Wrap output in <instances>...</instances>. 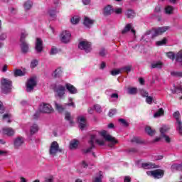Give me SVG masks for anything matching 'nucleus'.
Returning <instances> with one entry per match:
<instances>
[{"label": "nucleus", "instance_id": "obj_15", "mask_svg": "<svg viewBox=\"0 0 182 182\" xmlns=\"http://www.w3.org/2000/svg\"><path fill=\"white\" fill-rule=\"evenodd\" d=\"M35 49L37 53H41L43 50V41H42V39L39 38H36Z\"/></svg>", "mask_w": 182, "mask_h": 182}, {"label": "nucleus", "instance_id": "obj_23", "mask_svg": "<svg viewBox=\"0 0 182 182\" xmlns=\"http://www.w3.org/2000/svg\"><path fill=\"white\" fill-rule=\"evenodd\" d=\"M95 23V21L90 19L89 17H85L83 25L86 26L87 28H90V26Z\"/></svg>", "mask_w": 182, "mask_h": 182}, {"label": "nucleus", "instance_id": "obj_39", "mask_svg": "<svg viewBox=\"0 0 182 182\" xmlns=\"http://www.w3.org/2000/svg\"><path fill=\"white\" fill-rule=\"evenodd\" d=\"M127 93L129 95H136L137 93V88L136 87H129L127 90Z\"/></svg>", "mask_w": 182, "mask_h": 182}, {"label": "nucleus", "instance_id": "obj_62", "mask_svg": "<svg viewBox=\"0 0 182 182\" xmlns=\"http://www.w3.org/2000/svg\"><path fill=\"white\" fill-rule=\"evenodd\" d=\"M131 181H132V178H130V176H124V182H131Z\"/></svg>", "mask_w": 182, "mask_h": 182}, {"label": "nucleus", "instance_id": "obj_35", "mask_svg": "<svg viewBox=\"0 0 182 182\" xmlns=\"http://www.w3.org/2000/svg\"><path fill=\"white\" fill-rule=\"evenodd\" d=\"M145 132L149 136H154V134L156 133V130L151 129L150 127H146L145 128Z\"/></svg>", "mask_w": 182, "mask_h": 182}, {"label": "nucleus", "instance_id": "obj_21", "mask_svg": "<svg viewBox=\"0 0 182 182\" xmlns=\"http://www.w3.org/2000/svg\"><path fill=\"white\" fill-rule=\"evenodd\" d=\"M21 42V52L23 53H28L29 52V44L26 43V41H20Z\"/></svg>", "mask_w": 182, "mask_h": 182}, {"label": "nucleus", "instance_id": "obj_30", "mask_svg": "<svg viewBox=\"0 0 182 182\" xmlns=\"http://www.w3.org/2000/svg\"><path fill=\"white\" fill-rule=\"evenodd\" d=\"M126 16H127V18L133 19V18H134V16H136V13L134 12V11L129 9V10L127 11Z\"/></svg>", "mask_w": 182, "mask_h": 182}, {"label": "nucleus", "instance_id": "obj_38", "mask_svg": "<svg viewBox=\"0 0 182 182\" xmlns=\"http://www.w3.org/2000/svg\"><path fill=\"white\" fill-rule=\"evenodd\" d=\"M173 11H174V8H173V6H167L165 8L166 14H167L168 15H171V14H173Z\"/></svg>", "mask_w": 182, "mask_h": 182}, {"label": "nucleus", "instance_id": "obj_17", "mask_svg": "<svg viewBox=\"0 0 182 182\" xmlns=\"http://www.w3.org/2000/svg\"><path fill=\"white\" fill-rule=\"evenodd\" d=\"M168 29V27H159L154 29V33L152 34V38H156V36H159V35H162V33H164Z\"/></svg>", "mask_w": 182, "mask_h": 182}, {"label": "nucleus", "instance_id": "obj_10", "mask_svg": "<svg viewBox=\"0 0 182 182\" xmlns=\"http://www.w3.org/2000/svg\"><path fill=\"white\" fill-rule=\"evenodd\" d=\"M35 86H36V80H35V78L32 77L30 78L27 83H26V92H33V89L35 88Z\"/></svg>", "mask_w": 182, "mask_h": 182}, {"label": "nucleus", "instance_id": "obj_2", "mask_svg": "<svg viewBox=\"0 0 182 182\" xmlns=\"http://www.w3.org/2000/svg\"><path fill=\"white\" fill-rule=\"evenodd\" d=\"M100 136L105 139L106 141L111 142L108 144L109 147H113L114 144H117V140L115 137L112 136V135L107 134V131L103 130L100 132Z\"/></svg>", "mask_w": 182, "mask_h": 182}, {"label": "nucleus", "instance_id": "obj_6", "mask_svg": "<svg viewBox=\"0 0 182 182\" xmlns=\"http://www.w3.org/2000/svg\"><path fill=\"white\" fill-rule=\"evenodd\" d=\"M1 85L2 90L4 93H9V92H11V90L12 89V82L6 79H3L1 80Z\"/></svg>", "mask_w": 182, "mask_h": 182}, {"label": "nucleus", "instance_id": "obj_45", "mask_svg": "<svg viewBox=\"0 0 182 182\" xmlns=\"http://www.w3.org/2000/svg\"><path fill=\"white\" fill-rule=\"evenodd\" d=\"M102 174V171H100V176L95 177L93 179L92 182H102V178H103V176Z\"/></svg>", "mask_w": 182, "mask_h": 182}, {"label": "nucleus", "instance_id": "obj_24", "mask_svg": "<svg viewBox=\"0 0 182 182\" xmlns=\"http://www.w3.org/2000/svg\"><path fill=\"white\" fill-rule=\"evenodd\" d=\"M151 69H161L163 68V63L161 61H156L151 64Z\"/></svg>", "mask_w": 182, "mask_h": 182}, {"label": "nucleus", "instance_id": "obj_16", "mask_svg": "<svg viewBox=\"0 0 182 182\" xmlns=\"http://www.w3.org/2000/svg\"><path fill=\"white\" fill-rule=\"evenodd\" d=\"M2 133L9 137H12L15 134V130L11 127H3Z\"/></svg>", "mask_w": 182, "mask_h": 182}, {"label": "nucleus", "instance_id": "obj_60", "mask_svg": "<svg viewBox=\"0 0 182 182\" xmlns=\"http://www.w3.org/2000/svg\"><path fill=\"white\" fill-rule=\"evenodd\" d=\"M163 137H164L165 141H166V143H170L171 141V139L170 136H167V135H162Z\"/></svg>", "mask_w": 182, "mask_h": 182}, {"label": "nucleus", "instance_id": "obj_4", "mask_svg": "<svg viewBox=\"0 0 182 182\" xmlns=\"http://www.w3.org/2000/svg\"><path fill=\"white\" fill-rule=\"evenodd\" d=\"M78 48L81 50H85V52L89 53L92 50V44L88 41H82L79 43Z\"/></svg>", "mask_w": 182, "mask_h": 182}, {"label": "nucleus", "instance_id": "obj_56", "mask_svg": "<svg viewBox=\"0 0 182 182\" xmlns=\"http://www.w3.org/2000/svg\"><path fill=\"white\" fill-rule=\"evenodd\" d=\"M56 53H58V49L54 48H51L50 55H56Z\"/></svg>", "mask_w": 182, "mask_h": 182}, {"label": "nucleus", "instance_id": "obj_43", "mask_svg": "<svg viewBox=\"0 0 182 182\" xmlns=\"http://www.w3.org/2000/svg\"><path fill=\"white\" fill-rule=\"evenodd\" d=\"M38 63L39 62L38 61V60L34 59L31 61L30 66L32 69H34V68H36L38 66Z\"/></svg>", "mask_w": 182, "mask_h": 182}, {"label": "nucleus", "instance_id": "obj_22", "mask_svg": "<svg viewBox=\"0 0 182 182\" xmlns=\"http://www.w3.org/2000/svg\"><path fill=\"white\" fill-rule=\"evenodd\" d=\"M65 87L71 95H75V93H77V90L75 86L72 85V84L67 83L65 85Z\"/></svg>", "mask_w": 182, "mask_h": 182}, {"label": "nucleus", "instance_id": "obj_33", "mask_svg": "<svg viewBox=\"0 0 182 182\" xmlns=\"http://www.w3.org/2000/svg\"><path fill=\"white\" fill-rule=\"evenodd\" d=\"M171 91L173 94H178V93H182V87H176V85L173 86V88L171 89Z\"/></svg>", "mask_w": 182, "mask_h": 182}, {"label": "nucleus", "instance_id": "obj_58", "mask_svg": "<svg viewBox=\"0 0 182 182\" xmlns=\"http://www.w3.org/2000/svg\"><path fill=\"white\" fill-rule=\"evenodd\" d=\"M106 55V50L105 48H102L100 51V56H105Z\"/></svg>", "mask_w": 182, "mask_h": 182}, {"label": "nucleus", "instance_id": "obj_49", "mask_svg": "<svg viewBox=\"0 0 182 182\" xmlns=\"http://www.w3.org/2000/svg\"><path fill=\"white\" fill-rule=\"evenodd\" d=\"M166 43H167L166 38H164L163 40L156 42L157 46H162V45H166Z\"/></svg>", "mask_w": 182, "mask_h": 182}, {"label": "nucleus", "instance_id": "obj_8", "mask_svg": "<svg viewBox=\"0 0 182 182\" xmlns=\"http://www.w3.org/2000/svg\"><path fill=\"white\" fill-rule=\"evenodd\" d=\"M148 176H152L154 178H161L164 176V171L162 169H156L146 172Z\"/></svg>", "mask_w": 182, "mask_h": 182}, {"label": "nucleus", "instance_id": "obj_52", "mask_svg": "<svg viewBox=\"0 0 182 182\" xmlns=\"http://www.w3.org/2000/svg\"><path fill=\"white\" fill-rule=\"evenodd\" d=\"M119 73H122V69L114 70L111 71V75H112V76H117V75H119Z\"/></svg>", "mask_w": 182, "mask_h": 182}, {"label": "nucleus", "instance_id": "obj_3", "mask_svg": "<svg viewBox=\"0 0 182 182\" xmlns=\"http://www.w3.org/2000/svg\"><path fill=\"white\" fill-rule=\"evenodd\" d=\"M63 150L59 147V144L56 141H54L51 143L49 149L50 156H55L58 153H62Z\"/></svg>", "mask_w": 182, "mask_h": 182}, {"label": "nucleus", "instance_id": "obj_18", "mask_svg": "<svg viewBox=\"0 0 182 182\" xmlns=\"http://www.w3.org/2000/svg\"><path fill=\"white\" fill-rule=\"evenodd\" d=\"M141 168L144 170H149L150 168H159V166L151 162H146L141 164Z\"/></svg>", "mask_w": 182, "mask_h": 182}, {"label": "nucleus", "instance_id": "obj_48", "mask_svg": "<svg viewBox=\"0 0 182 182\" xmlns=\"http://www.w3.org/2000/svg\"><path fill=\"white\" fill-rule=\"evenodd\" d=\"M65 120H68L70 122V123L72 124L73 123V121H72V117L70 116V114L69 112L65 113Z\"/></svg>", "mask_w": 182, "mask_h": 182}, {"label": "nucleus", "instance_id": "obj_40", "mask_svg": "<svg viewBox=\"0 0 182 182\" xmlns=\"http://www.w3.org/2000/svg\"><path fill=\"white\" fill-rule=\"evenodd\" d=\"M171 76H173V77H182L181 72L172 71L171 73Z\"/></svg>", "mask_w": 182, "mask_h": 182}, {"label": "nucleus", "instance_id": "obj_34", "mask_svg": "<svg viewBox=\"0 0 182 182\" xmlns=\"http://www.w3.org/2000/svg\"><path fill=\"white\" fill-rule=\"evenodd\" d=\"M26 38H28V32L22 31L20 36V42H25Z\"/></svg>", "mask_w": 182, "mask_h": 182}, {"label": "nucleus", "instance_id": "obj_32", "mask_svg": "<svg viewBox=\"0 0 182 182\" xmlns=\"http://www.w3.org/2000/svg\"><path fill=\"white\" fill-rule=\"evenodd\" d=\"M33 5V3L30 0H28L24 3L23 7L26 11H29L31 8H32V6Z\"/></svg>", "mask_w": 182, "mask_h": 182}, {"label": "nucleus", "instance_id": "obj_25", "mask_svg": "<svg viewBox=\"0 0 182 182\" xmlns=\"http://www.w3.org/2000/svg\"><path fill=\"white\" fill-rule=\"evenodd\" d=\"M171 170L173 173L175 171H182L181 166L178 164H173L171 166Z\"/></svg>", "mask_w": 182, "mask_h": 182}, {"label": "nucleus", "instance_id": "obj_51", "mask_svg": "<svg viewBox=\"0 0 182 182\" xmlns=\"http://www.w3.org/2000/svg\"><path fill=\"white\" fill-rule=\"evenodd\" d=\"M116 113H117V110L116 109H110L109 111L108 116H109V117H113Z\"/></svg>", "mask_w": 182, "mask_h": 182}, {"label": "nucleus", "instance_id": "obj_29", "mask_svg": "<svg viewBox=\"0 0 182 182\" xmlns=\"http://www.w3.org/2000/svg\"><path fill=\"white\" fill-rule=\"evenodd\" d=\"M63 73V71L62 70V68H58L53 73V76L54 77H60L62 76V74Z\"/></svg>", "mask_w": 182, "mask_h": 182}, {"label": "nucleus", "instance_id": "obj_46", "mask_svg": "<svg viewBox=\"0 0 182 182\" xmlns=\"http://www.w3.org/2000/svg\"><path fill=\"white\" fill-rule=\"evenodd\" d=\"M166 56L169 58L171 59V60H174L176 59V55L173 52H168L166 53Z\"/></svg>", "mask_w": 182, "mask_h": 182}, {"label": "nucleus", "instance_id": "obj_59", "mask_svg": "<svg viewBox=\"0 0 182 182\" xmlns=\"http://www.w3.org/2000/svg\"><path fill=\"white\" fill-rule=\"evenodd\" d=\"M7 36H6V33H1L0 35V41H5V39H6Z\"/></svg>", "mask_w": 182, "mask_h": 182}, {"label": "nucleus", "instance_id": "obj_28", "mask_svg": "<svg viewBox=\"0 0 182 182\" xmlns=\"http://www.w3.org/2000/svg\"><path fill=\"white\" fill-rule=\"evenodd\" d=\"M48 14L51 19L56 18V8L50 9L48 10Z\"/></svg>", "mask_w": 182, "mask_h": 182}, {"label": "nucleus", "instance_id": "obj_5", "mask_svg": "<svg viewBox=\"0 0 182 182\" xmlns=\"http://www.w3.org/2000/svg\"><path fill=\"white\" fill-rule=\"evenodd\" d=\"M69 102H72V98H69ZM55 103V107L57 111L59 112V113H62V112H64V110L66 109V106H73V107H76L74 102H70L68 104H65L64 105H62L56 102Z\"/></svg>", "mask_w": 182, "mask_h": 182}, {"label": "nucleus", "instance_id": "obj_41", "mask_svg": "<svg viewBox=\"0 0 182 182\" xmlns=\"http://www.w3.org/2000/svg\"><path fill=\"white\" fill-rule=\"evenodd\" d=\"M70 21H71V23H73V25H76V24L79 23L80 18H79L78 16H74L70 19Z\"/></svg>", "mask_w": 182, "mask_h": 182}, {"label": "nucleus", "instance_id": "obj_12", "mask_svg": "<svg viewBox=\"0 0 182 182\" xmlns=\"http://www.w3.org/2000/svg\"><path fill=\"white\" fill-rule=\"evenodd\" d=\"M54 91L57 93L58 97H63L65 92H66V87L64 85H59L55 87Z\"/></svg>", "mask_w": 182, "mask_h": 182}, {"label": "nucleus", "instance_id": "obj_54", "mask_svg": "<svg viewBox=\"0 0 182 182\" xmlns=\"http://www.w3.org/2000/svg\"><path fill=\"white\" fill-rule=\"evenodd\" d=\"M146 102L148 105H151V103H153V97L148 96L146 98Z\"/></svg>", "mask_w": 182, "mask_h": 182}, {"label": "nucleus", "instance_id": "obj_61", "mask_svg": "<svg viewBox=\"0 0 182 182\" xmlns=\"http://www.w3.org/2000/svg\"><path fill=\"white\" fill-rule=\"evenodd\" d=\"M112 99H119V95L117 93H113L110 95Z\"/></svg>", "mask_w": 182, "mask_h": 182}, {"label": "nucleus", "instance_id": "obj_63", "mask_svg": "<svg viewBox=\"0 0 182 182\" xmlns=\"http://www.w3.org/2000/svg\"><path fill=\"white\" fill-rule=\"evenodd\" d=\"M5 109L4 108V105H2V102L0 101V113H4V111Z\"/></svg>", "mask_w": 182, "mask_h": 182}, {"label": "nucleus", "instance_id": "obj_44", "mask_svg": "<svg viewBox=\"0 0 182 182\" xmlns=\"http://www.w3.org/2000/svg\"><path fill=\"white\" fill-rule=\"evenodd\" d=\"M132 142L136 143L137 144H141V143H143V141H141V139L139 137H134L132 139Z\"/></svg>", "mask_w": 182, "mask_h": 182}, {"label": "nucleus", "instance_id": "obj_64", "mask_svg": "<svg viewBox=\"0 0 182 182\" xmlns=\"http://www.w3.org/2000/svg\"><path fill=\"white\" fill-rule=\"evenodd\" d=\"M83 5H89L90 4V0H82Z\"/></svg>", "mask_w": 182, "mask_h": 182}, {"label": "nucleus", "instance_id": "obj_50", "mask_svg": "<svg viewBox=\"0 0 182 182\" xmlns=\"http://www.w3.org/2000/svg\"><path fill=\"white\" fill-rule=\"evenodd\" d=\"M119 123H121V124H122V126H124V127H128L129 124L127 122V121H126V119H119Z\"/></svg>", "mask_w": 182, "mask_h": 182}, {"label": "nucleus", "instance_id": "obj_57", "mask_svg": "<svg viewBox=\"0 0 182 182\" xmlns=\"http://www.w3.org/2000/svg\"><path fill=\"white\" fill-rule=\"evenodd\" d=\"M141 96H143V97H149V92H147L144 90L141 91Z\"/></svg>", "mask_w": 182, "mask_h": 182}, {"label": "nucleus", "instance_id": "obj_20", "mask_svg": "<svg viewBox=\"0 0 182 182\" xmlns=\"http://www.w3.org/2000/svg\"><path fill=\"white\" fill-rule=\"evenodd\" d=\"M79 126L81 130H85V127H86V118L85 117L81 116L78 117Z\"/></svg>", "mask_w": 182, "mask_h": 182}, {"label": "nucleus", "instance_id": "obj_53", "mask_svg": "<svg viewBox=\"0 0 182 182\" xmlns=\"http://www.w3.org/2000/svg\"><path fill=\"white\" fill-rule=\"evenodd\" d=\"M94 109L96 110L97 113H102V107L99 105H94Z\"/></svg>", "mask_w": 182, "mask_h": 182}, {"label": "nucleus", "instance_id": "obj_47", "mask_svg": "<svg viewBox=\"0 0 182 182\" xmlns=\"http://www.w3.org/2000/svg\"><path fill=\"white\" fill-rule=\"evenodd\" d=\"M131 71H132V66L130 65L121 68V72H127V73H129Z\"/></svg>", "mask_w": 182, "mask_h": 182}, {"label": "nucleus", "instance_id": "obj_9", "mask_svg": "<svg viewBox=\"0 0 182 182\" xmlns=\"http://www.w3.org/2000/svg\"><path fill=\"white\" fill-rule=\"evenodd\" d=\"M39 110L41 113H52L53 108L49 104L43 103L40 105Z\"/></svg>", "mask_w": 182, "mask_h": 182}, {"label": "nucleus", "instance_id": "obj_42", "mask_svg": "<svg viewBox=\"0 0 182 182\" xmlns=\"http://www.w3.org/2000/svg\"><path fill=\"white\" fill-rule=\"evenodd\" d=\"M3 120H6L7 123H11V114H4L3 115Z\"/></svg>", "mask_w": 182, "mask_h": 182}, {"label": "nucleus", "instance_id": "obj_36", "mask_svg": "<svg viewBox=\"0 0 182 182\" xmlns=\"http://www.w3.org/2000/svg\"><path fill=\"white\" fill-rule=\"evenodd\" d=\"M168 130H170V127H168V126L162 127L160 129V133H161V136L166 135V133H167V132H168Z\"/></svg>", "mask_w": 182, "mask_h": 182}, {"label": "nucleus", "instance_id": "obj_13", "mask_svg": "<svg viewBox=\"0 0 182 182\" xmlns=\"http://www.w3.org/2000/svg\"><path fill=\"white\" fill-rule=\"evenodd\" d=\"M25 143V138L23 136H18L14 140V149H19Z\"/></svg>", "mask_w": 182, "mask_h": 182}, {"label": "nucleus", "instance_id": "obj_14", "mask_svg": "<svg viewBox=\"0 0 182 182\" xmlns=\"http://www.w3.org/2000/svg\"><path fill=\"white\" fill-rule=\"evenodd\" d=\"M114 12V9L112 5H107L103 8L102 14L104 16H110Z\"/></svg>", "mask_w": 182, "mask_h": 182}, {"label": "nucleus", "instance_id": "obj_19", "mask_svg": "<svg viewBox=\"0 0 182 182\" xmlns=\"http://www.w3.org/2000/svg\"><path fill=\"white\" fill-rule=\"evenodd\" d=\"M129 31H131V32H132L134 35H136V30L133 29V28L132 27V23L127 24L124 28L122 30V33L124 35L125 33H127V32H129Z\"/></svg>", "mask_w": 182, "mask_h": 182}, {"label": "nucleus", "instance_id": "obj_37", "mask_svg": "<svg viewBox=\"0 0 182 182\" xmlns=\"http://www.w3.org/2000/svg\"><path fill=\"white\" fill-rule=\"evenodd\" d=\"M164 114V110L163 108H160L154 114V117H160V116H163Z\"/></svg>", "mask_w": 182, "mask_h": 182}, {"label": "nucleus", "instance_id": "obj_26", "mask_svg": "<svg viewBox=\"0 0 182 182\" xmlns=\"http://www.w3.org/2000/svg\"><path fill=\"white\" fill-rule=\"evenodd\" d=\"M38 132H39V127H38V124H33L31 126L30 133L31 136H33V134H35L36 133H38Z\"/></svg>", "mask_w": 182, "mask_h": 182}, {"label": "nucleus", "instance_id": "obj_31", "mask_svg": "<svg viewBox=\"0 0 182 182\" xmlns=\"http://www.w3.org/2000/svg\"><path fill=\"white\" fill-rule=\"evenodd\" d=\"M26 73L25 71H22L21 70L16 69L14 70V76L18 77V76H25Z\"/></svg>", "mask_w": 182, "mask_h": 182}, {"label": "nucleus", "instance_id": "obj_1", "mask_svg": "<svg viewBox=\"0 0 182 182\" xmlns=\"http://www.w3.org/2000/svg\"><path fill=\"white\" fill-rule=\"evenodd\" d=\"M95 141L97 144H99V146H105V141H103V139H96V135H91L90 139L88 141L90 147L87 149H82V153H84V154H87V153H90V151H92V149H95Z\"/></svg>", "mask_w": 182, "mask_h": 182}, {"label": "nucleus", "instance_id": "obj_27", "mask_svg": "<svg viewBox=\"0 0 182 182\" xmlns=\"http://www.w3.org/2000/svg\"><path fill=\"white\" fill-rule=\"evenodd\" d=\"M79 140L73 139L70 143V149L73 150V149H77V146H79Z\"/></svg>", "mask_w": 182, "mask_h": 182}, {"label": "nucleus", "instance_id": "obj_55", "mask_svg": "<svg viewBox=\"0 0 182 182\" xmlns=\"http://www.w3.org/2000/svg\"><path fill=\"white\" fill-rule=\"evenodd\" d=\"M114 12H115L117 15H120V14L123 12V9H122V8H116L114 9Z\"/></svg>", "mask_w": 182, "mask_h": 182}, {"label": "nucleus", "instance_id": "obj_11", "mask_svg": "<svg viewBox=\"0 0 182 182\" xmlns=\"http://www.w3.org/2000/svg\"><path fill=\"white\" fill-rule=\"evenodd\" d=\"M72 34L68 31H64L60 35V41L63 43H69Z\"/></svg>", "mask_w": 182, "mask_h": 182}, {"label": "nucleus", "instance_id": "obj_7", "mask_svg": "<svg viewBox=\"0 0 182 182\" xmlns=\"http://www.w3.org/2000/svg\"><path fill=\"white\" fill-rule=\"evenodd\" d=\"M173 117L176 120V130H178L179 134L182 136V122L180 119V112L178 111L173 113Z\"/></svg>", "mask_w": 182, "mask_h": 182}]
</instances>
